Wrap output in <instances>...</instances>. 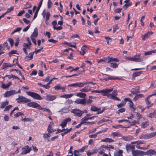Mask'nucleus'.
<instances>
[{
	"label": "nucleus",
	"instance_id": "63",
	"mask_svg": "<svg viewBox=\"0 0 156 156\" xmlns=\"http://www.w3.org/2000/svg\"><path fill=\"white\" fill-rule=\"evenodd\" d=\"M126 151L128 152H129L131 150V149L130 148V146H129L128 145H126Z\"/></svg>",
	"mask_w": 156,
	"mask_h": 156
},
{
	"label": "nucleus",
	"instance_id": "46",
	"mask_svg": "<svg viewBox=\"0 0 156 156\" xmlns=\"http://www.w3.org/2000/svg\"><path fill=\"white\" fill-rule=\"evenodd\" d=\"M8 41L10 44L11 46L12 47L14 44L13 40L11 38H9L8 39Z\"/></svg>",
	"mask_w": 156,
	"mask_h": 156
},
{
	"label": "nucleus",
	"instance_id": "16",
	"mask_svg": "<svg viewBox=\"0 0 156 156\" xmlns=\"http://www.w3.org/2000/svg\"><path fill=\"white\" fill-rule=\"evenodd\" d=\"M133 136H132L128 135L126 136H122V139L124 140L128 141L132 140L133 139Z\"/></svg>",
	"mask_w": 156,
	"mask_h": 156
},
{
	"label": "nucleus",
	"instance_id": "17",
	"mask_svg": "<svg viewBox=\"0 0 156 156\" xmlns=\"http://www.w3.org/2000/svg\"><path fill=\"white\" fill-rule=\"evenodd\" d=\"M152 31H148L147 33L144 34L142 37V39L143 40H145L146 38H148L149 36L153 34Z\"/></svg>",
	"mask_w": 156,
	"mask_h": 156
},
{
	"label": "nucleus",
	"instance_id": "35",
	"mask_svg": "<svg viewBox=\"0 0 156 156\" xmlns=\"http://www.w3.org/2000/svg\"><path fill=\"white\" fill-rule=\"evenodd\" d=\"M109 66L112 68H115L118 66V64L115 63L111 62L109 64Z\"/></svg>",
	"mask_w": 156,
	"mask_h": 156
},
{
	"label": "nucleus",
	"instance_id": "27",
	"mask_svg": "<svg viewBox=\"0 0 156 156\" xmlns=\"http://www.w3.org/2000/svg\"><path fill=\"white\" fill-rule=\"evenodd\" d=\"M113 90V88L111 89H105L103 90V93H107L108 94L111 92Z\"/></svg>",
	"mask_w": 156,
	"mask_h": 156
},
{
	"label": "nucleus",
	"instance_id": "64",
	"mask_svg": "<svg viewBox=\"0 0 156 156\" xmlns=\"http://www.w3.org/2000/svg\"><path fill=\"white\" fill-rule=\"evenodd\" d=\"M48 41L49 42H52L54 44L56 43L58 41L55 40L53 39H49Z\"/></svg>",
	"mask_w": 156,
	"mask_h": 156
},
{
	"label": "nucleus",
	"instance_id": "53",
	"mask_svg": "<svg viewBox=\"0 0 156 156\" xmlns=\"http://www.w3.org/2000/svg\"><path fill=\"white\" fill-rule=\"evenodd\" d=\"M112 127L115 129H118L120 128H124L122 125H118L116 126H112Z\"/></svg>",
	"mask_w": 156,
	"mask_h": 156
},
{
	"label": "nucleus",
	"instance_id": "10",
	"mask_svg": "<svg viewBox=\"0 0 156 156\" xmlns=\"http://www.w3.org/2000/svg\"><path fill=\"white\" fill-rule=\"evenodd\" d=\"M22 150L23 151L21 152V154H24L28 153L30 152L31 150L27 145L23 147Z\"/></svg>",
	"mask_w": 156,
	"mask_h": 156
},
{
	"label": "nucleus",
	"instance_id": "51",
	"mask_svg": "<svg viewBox=\"0 0 156 156\" xmlns=\"http://www.w3.org/2000/svg\"><path fill=\"white\" fill-rule=\"evenodd\" d=\"M62 87L60 86L59 84H58L56 86H55L54 87L55 89L56 90H61L62 89Z\"/></svg>",
	"mask_w": 156,
	"mask_h": 156
},
{
	"label": "nucleus",
	"instance_id": "12",
	"mask_svg": "<svg viewBox=\"0 0 156 156\" xmlns=\"http://www.w3.org/2000/svg\"><path fill=\"white\" fill-rule=\"evenodd\" d=\"M47 98L46 100L47 101H53L56 98V96L55 95H52L51 94H47L46 95Z\"/></svg>",
	"mask_w": 156,
	"mask_h": 156
},
{
	"label": "nucleus",
	"instance_id": "58",
	"mask_svg": "<svg viewBox=\"0 0 156 156\" xmlns=\"http://www.w3.org/2000/svg\"><path fill=\"white\" fill-rule=\"evenodd\" d=\"M119 29V27H118V25L117 24H115L114 26H113V32L114 33L115 31L118 29Z\"/></svg>",
	"mask_w": 156,
	"mask_h": 156
},
{
	"label": "nucleus",
	"instance_id": "11",
	"mask_svg": "<svg viewBox=\"0 0 156 156\" xmlns=\"http://www.w3.org/2000/svg\"><path fill=\"white\" fill-rule=\"evenodd\" d=\"M75 102L77 104H81L83 105H85L86 104V100L85 99H77L75 101Z\"/></svg>",
	"mask_w": 156,
	"mask_h": 156
},
{
	"label": "nucleus",
	"instance_id": "5",
	"mask_svg": "<svg viewBox=\"0 0 156 156\" xmlns=\"http://www.w3.org/2000/svg\"><path fill=\"white\" fill-rule=\"evenodd\" d=\"M71 112L78 117H81L83 114V111L77 108L72 109Z\"/></svg>",
	"mask_w": 156,
	"mask_h": 156
},
{
	"label": "nucleus",
	"instance_id": "33",
	"mask_svg": "<svg viewBox=\"0 0 156 156\" xmlns=\"http://www.w3.org/2000/svg\"><path fill=\"white\" fill-rule=\"evenodd\" d=\"M142 73V71L135 72L133 74V77H135L137 76H139Z\"/></svg>",
	"mask_w": 156,
	"mask_h": 156
},
{
	"label": "nucleus",
	"instance_id": "31",
	"mask_svg": "<svg viewBox=\"0 0 156 156\" xmlns=\"http://www.w3.org/2000/svg\"><path fill=\"white\" fill-rule=\"evenodd\" d=\"M9 104V101H7L5 102H2L0 108H3L5 107Z\"/></svg>",
	"mask_w": 156,
	"mask_h": 156
},
{
	"label": "nucleus",
	"instance_id": "1",
	"mask_svg": "<svg viewBox=\"0 0 156 156\" xmlns=\"http://www.w3.org/2000/svg\"><path fill=\"white\" fill-rule=\"evenodd\" d=\"M27 94L33 98L34 99L41 100L42 99L41 96L38 94L31 91L27 92Z\"/></svg>",
	"mask_w": 156,
	"mask_h": 156
},
{
	"label": "nucleus",
	"instance_id": "37",
	"mask_svg": "<svg viewBox=\"0 0 156 156\" xmlns=\"http://www.w3.org/2000/svg\"><path fill=\"white\" fill-rule=\"evenodd\" d=\"M132 5V2H129L128 3H127L125 4L124 6H123V8L125 10H126L129 6H130Z\"/></svg>",
	"mask_w": 156,
	"mask_h": 156
},
{
	"label": "nucleus",
	"instance_id": "9",
	"mask_svg": "<svg viewBox=\"0 0 156 156\" xmlns=\"http://www.w3.org/2000/svg\"><path fill=\"white\" fill-rule=\"evenodd\" d=\"M140 55L139 54L134 56L133 57V61L135 62H141L143 61L142 58L140 57Z\"/></svg>",
	"mask_w": 156,
	"mask_h": 156
},
{
	"label": "nucleus",
	"instance_id": "15",
	"mask_svg": "<svg viewBox=\"0 0 156 156\" xmlns=\"http://www.w3.org/2000/svg\"><path fill=\"white\" fill-rule=\"evenodd\" d=\"M41 2H40L39 4V5H38V6L35 11V12L34 14V18H33V20H34V19H35L37 17V14H38V11H39V10L40 9V8H41V5H42V4L41 3Z\"/></svg>",
	"mask_w": 156,
	"mask_h": 156
},
{
	"label": "nucleus",
	"instance_id": "24",
	"mask_svg": "<svg viewBox=\"0 0 156 156\" xmlns=\"http://www.w3.org/2000/svg\"><path fill=\"white\" fill-rule=\"evenodd\" d=\"M86 47L85 45H84L81 48V51H80V54L81 55H83L85 53L86 50L85 49V47Z\"/></svg>",
	"mask_w": 156,
	"mask_h": 156
},
{
	"label": "nucleus",
	"instance_id": "28",
	"mask_svg": "<svg viewBox=\"0 0 156 156\" xmlns=\"http://www.w3.org/2000/svg\"><path fill=\"white\" fill-rule=\"evenodd\" d=\"M73 96L72 94H65L60 96V97L62 98H70Z\"/></svg>",
	"mask_w": 156,
	"mask_h": 156
},
{
	"label": "nucleus",
	"instance_id": "50",
	"mask_svg": "<svg viewBox=\"0 0 156 156\" xmlns=\"http://www.w3.org/2000/svg\"><path fill=\"white\" fill-rule=\"evenodd\" d=\"M79 151H78V150H75L74 151V155L75 156H78L80 155V154L79 153Z\"/></svg>",
	"mask_w": 156,
	"mask_h": 156
},
{
	"label": "nucleus",
	"instance_id": "45",
	"mask_svg": "<svg viewBox=\"0 0 156 156\" xmlns=\"http://www.w3.org/2000/svg\"><path fill=\"white\" fill-rule=\"evenodd\" d=\"M50 16V13L48 12H47L46 14V19H45V21L46 22L48 21V20H49Z\"/></svg>",
	"mask_w": 156,
	"mask_h": 156
},
{
	"label": "nucleus",
	"instance_id": "44",
	"mask_svg": "<svg viewBox=\"0 0 156 156\" xmlns=\"http://www.w3.org/2000/svg\"><path fill=\"white\" fill-rule=\"evenodd\" d=\"M50 136V132H48L47 133H45L43 136V137L44 138H47Z\"/></svg>",
	"mask_w": 156,
	"mask_h": 156
},
{
	"label": "nucleus",
	"instance_id": "30",
	"mask_svg": "<svg viewBox=\"0 0 156 156\" xmlns=\"http://www.w3.org/2000/svg\"><path fill=\"white\" fill-rule=\"evenodd\" d=\"M38 35V31L37 29V28H35L34 30V32L32 34L31 36H32L33 37H36Z\"/></svg>",
	"mask_w": 156,
	"mask_h": 156
},
{
	"label": "nucleus",
	"instance_id": "6",
	"mask_svg": "<svg viewBox=\"0 0 156 156\" xmlns=\"http://www.w3.org/2000/svg\"><path fill=\"white\" fill-rule=\"evenodd\" d=\"M132 153L133 156H142L144 155L145 152L141 151L132 150Z\"/></svg>",
	"mask_w": 156,
	"mask_h": 156
},
{
	"label": "nucleus",
	"instance_id": "19",
	"mask_svg": "<svg viewBox=\"0 0 156 156\" xmlns=\"http://www.w3.org/2000/svg\"><path fill=\"white\" fill-rule=\"evenodd\" d=\"M119 60L117 58H114L112 57H111L109 59V57H108V62L109 63L110 62H118Z\"/></svg>",
	"mask_w": 156,
	"mask_h": 156
},
{
	"label": "nucleus",
	"instance_id": "14",
	"mask_svg": "<svg viewBox=\"0 0 156 156\" xmlns=\"http://www.w3.org/2000/svg\"><path fill=\"white\" fill-rule=\"evenodd\" d=\"M16 92L15 90H12L10 91H7L5 92L4 94V97H8L12 95L15 94Z\"/></svg>",
	"mask_w": 156,
	"mask_h": 156
},
{
	"label": "nucleus",
	"instance_id": "38",
	"mask_svg": "<svg viewBox=\"0 0 156 156\" xmlns=\"http://www.w3.org/2000/svg\"><path fill=\"white\" fill-rule=\"evenodd\" d=\"M108 57L106 58H104L103 59H101L99 60H98L97 61V62L98 63H99L101 62H105L107 61L108 62Z\"/></svg>",
	"mask_w": 156,
	"mask_h": 156
},
{
	"label": "nucleus",
	"instance_id": "49",
	"mask_svg": "<svg viewBox=\"0 0 156 156\" xmlns=\"http://www.w3.org/2000/svg\"><path fill=\"white\" fill-rule=\"evenodd\" d=\"M116 152L118 153L119 156H123L122 153H123V151L122 150H119Z\"/></svg>",
	"mask_w": 156,
	"mask_h": 156
},
{
	"label": "nucleus",
	"instance_id": "61",
	"mask_svg": "<svg viewBox=\"0 0 156 156\" xmlns=\"http://www.w3.org/2000/svg\"><path fill=\"white\" fill-rule=\"evenodd\" d=\"M30 38L32 40V42L34 43L35 45H36L37 44L36 40L32 36H30Z\"/></svg>",
	"mask_w": 156,
	"mask_h": 156
},
{
	"label": "nucleus",
	"instance_id": "42",
	"mask_svg": "<svg viewBox=\"0 0 156 156\" xmlns=\"http://www.w3.org/2000/svg\"><path fill=\"white\" fill-rule=\"evenodd\" d=\"M13 9H14V7L13 6L11 7L10 8H8L7 9L6 12L4 13L5 14V15H6L7 13L10 12H11V11L13 10Z\"/></svg>",
	"mask_w": 156,
	"mask_h": 156
},
{
	"label": "nucleus",
	"instance_id": "60",
	"mask_svg": "<svg viewBox=\"0 0 156 156\" xmlns=\"http://www.w3.org/2000/svg\"><path fill=\"white\" fill-rule=\"evenodd\" d=\"M53 27L54 30H60L62 28V27L61 26L56 27V26H54Z\"/></svg>",
	"mask_w": 156,
	"mask_h": 156
},
{
	"label": "nucleus",
	"instance_id": "48",
	"mask_svg": "<svg viewBox=\"0 0 156 156\" xmlns=\"http://www.w3.org/2000/svg\"><path fill=\"white\" fill-rule=\"evenodd\" d=\"M52 5V3L51 0H48V8H50L51 6Z\"/></svg>",
	"mask_w": 156,
	"mask_h": 156
},
{
	"label": "nucleus",
	"instance_id": "8",
	"mask_svg": "<svg viewBox=\"0 0 156 156\" xmlns=\"http://www.w3.org/2000/svg\"><path fill=\"white\" fill-rule=\"evenodd\" d=\"M101 108H98L94 106H92L90 110L94 112H98L97 114H99L101 113L104 111V109L101 111Z\"/></svg>",
	"mask_w": 156,
	"mask_h": 156
},
{
	"label": "nucleus",
	"instance_id": "39",
	"mask_svg": "<svg viewBox=\"0 0 156 156\" xmlns=\"http://www.w3.org/2000/svg\"><path fill=\"white\" fill-rule=\"evenodd\" d=\"M148 125V122H144L142 123L141 125L142 127L144 128H146Z\"/></svg>",
	"mask_w": 156,
	"mask_h": 156
},
{
	"label": "nucleus",
	"instance_id": "20",
	"mask_svg": "<svg viewBox=\"0 0 156 156\" xmlns=\"http://www.w3.org/2000/svg\"><path fill=\"white\" fill-rule=\"evenodd\" d=\"M34 52H31L29 54V55L26 56L25 59L26 60H31L33 59V55H34Z\"/></svg>",
	"mask_w": 156,
	"mask_h": 156
},
{
	"label": "nucleus",
	"instance_id": "29",
	"mask_svg": "<svg viewBox=\"0 0 156 156\" xmlns=\"http://www.w3.org/2000/svg\"><path fill=\"white\" fill-rule=\"evenodd\" d=\"M76 96L80 97L81 98H84L86 96V94L85 93L82 92H79L77 94Z\"/></svg>",
	"mask_w": 156,
	"mask_h": 156
},
{
	"label": "nucleus",
	"instance_id": "26",
	"mask_svg": "<svg viewBox=\"0 0 156 156\" xmlns=\"http://www.w3.org/2000/svg\"><path fill=\"white\" fill-rule=\"evenodd\" d=\"M144 97V95L142 94H137L133 98V100L135 101H136L138 98L141 97Z\"/></svg>",
	"mask_w": 156,
	"mask_h": 156
},
{
	"label": "nucleus",
	"instance_id": "41",
	"mask_svg": "<svg viewBox=\"0 0 156 156\" xmlns=\"http://www.w3.org/2000/svg\"><path fill=\"white\" fill-rule=\"evenodd\" d=\"M67 124V123L64 120L61 123L60 126H62V128H63Z\"/></svg>",
	"mask_w": 156,
	"mask_h": 156
},
{
	"label": "nucleus",
	"instance_id": "2",
	"mask_svg": "<svg viewBox=\"0 0 156 156\" xmlns=\"http://www.w3.org/2000/svg\"><path fill=\"white\" fill-rule=\"evenodd\" d=\"M16 100L17 101V102L18 103H27L31 101V100L30 99L27 98L23 96H19V97L17 98Z\"/></svg>",
	"mask_w": 156,
	"mask_h": 156
},
{
	"label": "nucleus",
	"instance_id": "32",
	"mask_svg": "<svg viewBox=\"0 0 156 156\" xmlns=\"http://www.w3.org/2000/svg\"><path fill=\"white\" fill-rule=\"evenodd\" d=\"M111 135L113 136L114 137L117 136H122V135L119 133L117 132H112L111 133Z\"/></svg>",
	"mask_w": 156,
	"mask_h": 156
},
{
	"label": "nucleus",
	"instance_id": "36",
	"mask_svg": "<svg viewBox=\"0 0 156 156\" xmlns=\"http://www.w3.org/2000/svg\"><path fill=\"white\" fill-rule=\"evenodd\" d=\"M6 77H8L9 79L13 78L15 79H18V80H20V79L17 76L12 74H11V75H6Z\"/></svg>",
	"mask_w": 156,
	"mask_h": 156
},
{
	"label": "nucleus",
	"instance_id": "40",
	"mask_svg": "<svg viewBox=\"0 0 156 156\" xmlns=\"http://www.w3.org/2000/svg\"><path fill=\"white\" fill-rule=\"evenodd\" d=\"M86 83H85V82H83L82 83L77 82V87H83L84 85H86Z\"/></svg>",
	"mask_w": 156,
	"mask_h": 156
},
{
	"label": "nucleus",
	"instance_id": "54",
	"mask_svg": "<svg viewBox=\"0 0 156 156\" xmlns=\"http://www.w3.org/2000/svg\"><path fill=\"white\" fill-rule=\"evenodd\" d=\"M125 111V109L124 108H122L119 109L118 110L117 113L119 114V113H122L123 112H124Z\"/></svg>",
	"mask_w": 156,
	"mask_h": 156
},
{
	"label": "nucleus",
	"instance_id": "7",
	"mask_svg": "<svg viewBox=\"0 0 156 156\" xmlns=\"http://www.w3.org/2000/svg\"><path fill=\"white\" fill-rule=\"evenodd\" d=\"M156 95V94H154L152 95H151L147 97L145 100L146 104L147 105V107L148 108L149 107H151L153 105V104L149 100L150 99V98L153 95Z\"/></svg>",
	"mask_w": 156,
	"mask_h": 156
},
{
	"label": "nucleus",
	"instance_id": "4",
	"mask_svg": "<svg viewBox=\"0 0 156 156\" xmlns=\"http://www.w3.org/2000/svg\"><path fill=\"white\" fill-rule=\"evenodd\" d=\"M117 95L116 91L114 90L113 91L112 94H110L109 95H108V98L114 100L119 101H120V99L116 97Z\"/></svg>",
	"mask_w": 156,
	"mask_h": 156
},
{
	"label": "nucleus",
	"instance_id": "62",
	"mask_svg": "<svg viewBox=\"0 0 156 156\" xmlns=\"http://www.w3.org/2000/svg\"><path fill=\"white\" fill-rule=\"evenodd\" d=\"M87 147L86 146L83 147L81 149L78 150V151H79V152H83L84 151L85 149Z\"/></svg>",
	"mask_w": 156,
	"mask_h": 156
},
{
	"label": "nucleus",
	"instance_id": "56",
	"mask_svg": "<svg viewBox=\"0 0 156 156\" xmlns=\"http://www.w3.org/2000/svg\"><path fill=\"white\" fill-rule=\"evenodd\" d=\"M67 86L74 87H77V82H76L74 83L70 84H69Z\"/></svg>",
	"mask_w": 156,
	"mask_h": 156
},
{
	"label": "nucleus",
	"instance_id": "55",
	"mask_svg": "<svg viewBox=\"0 0 156 156\" xmlns=\"http://www.w3.org/2000/svg\"><path fill=\"white\" fill-rule=\"evenodd\" d=\"M109 120L108 119H103L101 120L98 122L99 124L102 123L103 122H105L109 121Z\"/></svg>",
	"mask_w": 156,
	"mask_h": 156
},
{
	"label": "nucleus",
	"instance_id": "13",
	"mask_svg": "<svg viewBox=\"0 0 156 156\" xmlns=\"http://www.w3.org/2000/svg\"><path fill=\"white\" fill-rule=\"evenodd\" d=\"M152 154H154L156 155V151L154 150L150 149L145 152L144 155H150L151 156Z\"/></svg>",
	"mask_w": 156,
	"mask_h": 156
},
{
	"label": "nucleus",
	"instance_id": "43",
	"mask_svg": "<svg viewBox=\"0 0 156 156\" xmlns=\"http://www.w3.org/2000/svg\"><path fill=\"white\" fill-rule=\"evenodd\" d=\"M71 129H72V128H70L68 129H67V130H66V131H65V132H64L63 133H62L61 134V135L62 136H63L65 134L71 131Z\"/></svg>",
	"mask_w": 156,
	"mask_h": 156
},
{
	"label": "nucleus",
	"instance_id": "22",
	"mask_svg": "<svg viewBox=\"0 0 156 156\" xmlns=\"http://www.w3.org/2000/svg\"><path fill=\"white\" fill-rule=\"evenodd\" d=\"M139 88L138 87L136 88H133L131 90V92L132 94H135L139 92Z\"/></svg>",
	"mask_w": 156,
	"mask_h": 156
},
{
	"label": "nucleus",
	"instance_id": "3",
	"mask_svg": "<svg viewBox=\"0 0 156 156\" xmlns=\"http://www.w3.org/2000/svg\"><path fill=\"white\" fill-rule=\"evenodd\" d=\"M27 105L31 107L37 108L40 110L43 109V108L41 107L39 105L34 102L28 103L27 104Z\"/></svg>",
	"mask_w": 156,
	"mask_h": 156
},
{
	"label": "nucleus",
	"instance_id": "23",
	"mask_svg": "<svg viewBox=\"0 0 156 156\" xmlns=\"http://www.w3.org/2000/svg\"><path fill=\"white\" fill-rule=\"evenodd\" d=\"M12 65L9 63H4L2 67V69H5L6 67H11Z\"/></svg>",
	"mask_w": 156,
	"mask_h": 156
},
{
	"label": "nucleus",
	"instance_id": "57",
	"mask_svg": "<svg viewBox=\"0 0 156 156\" xmlns=\"http://www.w3.org/2000/svg\"><path fill=\"white\" fill-rule=\"evenodd\" d=\"M153 134H152L151 133H146L147 137V139H149L152 137H153Z\"/></svg>",
	"mask_w": 156,
	"mask_h": 156
},
{
	"label": "nucleus",
	"instance_id": "34",
	"mask_svg": "<svg viewBox=\"0 0 156 156\" xmlns=\"http://www.w3.org/2000/svg\"><path fill=\"white\" fill-rule=\"evenodd\" d=\"M102 141L107 142H111L114 141V140L112 139L106 138L105 139L102 140Z\"/></svg>",
	"mask_w": 156,
	"mask_h": 156
},
{
	"label": "nucleus",
	"instance_id": "21",
	"mask_svg": "<svg viewBox=\"0 0 156 156\" xmlns=\"http://www.w3.org/2000/svg\"><path fill=\"white\" fill-rule=\"evenodd\" d=\"M11 84L12 83L11 82L6 84H2L1 85V87L3 89L7 88L10 87Z\"/></svg>",
	"mask_w": 156,
	"mask_h": 156
},
{
	"label": "nucleus",
	"instance_id": "59",
	"mask_svg": "<svg viewBox=\"0 0 156 156\" xmlns=\"http://www.w3.org/2000/svg\"><path fill=\"white\" fill-rule=\"evenodd\" d=\"M12 105H8L7 106H6L5 108V109L4 110V111H9V110L12 107Z\"/></svg>",
	"mask_w": 156,
	"mask_h": 156
},
{
	"label": "nucleus",
	"instance_id": "18",
	"mask_svg": "<svg viewBox=\"0 0 156 156\" xmlns=\"http://www.w3.org/2000/svg\"><path fill=\"white\" fill-rule=\"evenodd\" d=\"M90 88L89 85H87L84 88L80 90V91L83 92H86L90 91Z\"/></svg>",
	"mask_w": 156,
	"mask_h": 156
},
{
	"label": "nucleus",
	"instance_id": "47",
	"mask_svg": "<svg viewBox=\"0 0 156 156\" xmlns=\"http://www.w3.org/2000/svg\"><path fill=\"white\" fill-rule=\"evenodd\" d=\"M140 138L141 139H147L146 134H142L140 136Z\"/></svg>",
	"mask_w": 156,
	"mask_h": 156
},
{
	"label": "nucleus",
	"instance_id": "52",
	"mask_svg": "<svg viewBox=\"0 0 156 156\" xmlns=\"http://www.w3.org/2000/svg\"><path fill=\"white\" fill-rule=\"evenodd\" d=\"M17 52V51L16 50H12L9 53V55L10 56L12 54H16Z\"/></svg>",
	"mask_w": 156,
	"mask_h": 156
},
{
	"label": "nucleus",
	"instance_id": "25",
	"mask_svg": "<svg viewBox=\"0 0 156 156\" xmlns=\"http://www.w3.org/2000/svg\"><path fill=\"white\" fill-rule=\"evenodd\" d=\"M102 147L109 151L111 149H114V147L110 145H103L102 146Z\"/></svg>",
	"mask_w": 156,
	"mask_h": 156
}]
</instances>
